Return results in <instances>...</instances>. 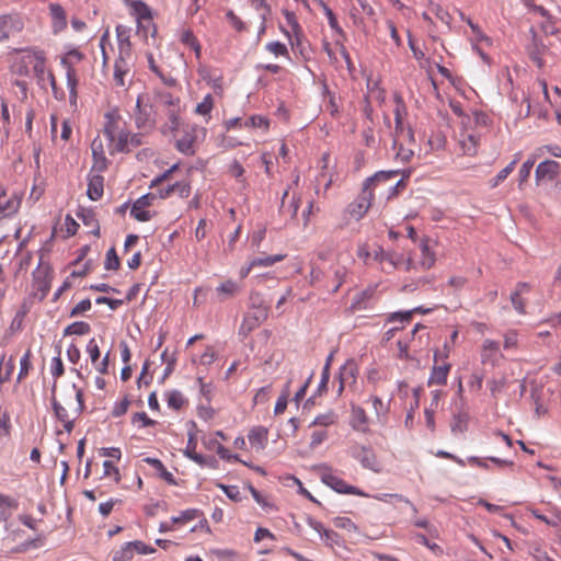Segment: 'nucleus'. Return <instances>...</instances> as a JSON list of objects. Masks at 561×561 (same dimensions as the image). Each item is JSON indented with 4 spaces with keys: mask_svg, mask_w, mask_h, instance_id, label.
<instances>
[{
    "mask_svg": "<svg viewBox=\"0 0 561 561\" xmlns=\"http://www.w3.org/2000/svg\"><path fill=\"white\" fill-rule=\"evenodd\" d=\"M53 408L56 417L62 422L65 430L70 432L73 427L75 417L84 409L83 391L72 385L71 391L65 400V405L53 398Z\"/></svg>",
    "mask_w": 561,
    "mask_h": 561,
    "instance_id": "f257e3e1",
    "label": "nucleus"
},
{
    "mask_svg": "<svg viewBox=\"0 0 561 561\" xmlns=\"http://www.w3.org/2000/svg\"><path fill=\"white\" fill-rule=\"evenodd\" d=\"M135 124L144 133L152 130L156 126V115L151 104L145 103L142 95L137 98Z\"/></svg>",
    "mask_w": 561,
    "mask_h": 561,
    "instance_id": "f03ea898",
    "label": "nucleus"
},
{
    "mask_svg": "<svg viewBox=\"0 0 561 561\" xmlns=\"http://www.w3.org/2000/svg\"><path fill=\"white\" fill-rule=\"evenodd\" d=\"M321 481L334 491L343 494H354L358 496H368L366 493L357 489L356 486L348 485L344 480L337 477L328 467L322 466L320 468Z\"/></svg>",
    "mask_w": 561,
    "mask_h": 561,
    "instance_id": "7ed1b4c3",
    "label": "nucleus"
},
{
    "mask_svg": "<svg viewBox=\"0 0 561 561\" xmlns=\"http://www.w3.org/2000/svg\"><path fill=\"white\" fill-rule=\"evenodd\" d=\"M394 122H396V128H394V138H393V146L397 147V142H399L401 136H407L408 140L413 142L414 141V134L411 128H408L405 133L404 128V117L407 116V107L402 100V98L399 94L394 95Z\"/></svg>",
    "mask_w": 561,
    "mask_h": 561,
    "instance_id": "20e7f679",
    "label": "nucleus"
},
{
    "mask_svg": "<svg viewBox=\"0 0 561 561\" xmlns=\"http://www.w3.org/2000/svg\"><path fill=\"white\" fill-rule=\"evenodd\" d=\"M117 39V57L116 60H125L135 62V57L131 49L130 32L131 30L123 24L116 26Z\"/></svg>",
    "mask_w": 561,
    "mask_h": 561,
    "instance_id": "39448f33",
    "label": "nucleus"
},
{
    "mask_svg": "<svg viewBox=\"0 0 561 561\" xmlns=\"http://www.w3.org/2000/svg\"><path fill=\"white\" fill-rule=\"evenodd\" d=\"M374 198L373 190L363 186L360 195L347 206V214L355 220L362 219L368 211Z\"/></svg>",
    "mask_w": 561,
    "mask_h": 561,
    "instance_id": "423d86ee",
    "label": "nucleus"
},
{
    "mask_svg": "<svg viewBox=\"0 0 561 561\" xmlns=\"http://www.w3.org/2000/svg\"><path fill=\"white\" fill-rule=\"evenodd\" d=\"M481 133L469 127H465L459 134L458 145L463 154L473 157L478 152Z\"/></svg>",
    "mask_w": 561,
    "mask_h": 561,
    "instance_id": "0eeeda50",
    "label": "nucleus"
},
{
    "mask_svg": "<svg viewBox=\"0 0 561 561\" xmlns=\"http://www.w3.org/2000/svg\"><path fill=\"white\" fill-rule=\"evenodd\" d=\"M206 129L198 126H192L188 130L184 131V135L176 141V148L179 151L185 154H193L195 144L198 138H204Z\"/></svg>",
    "mask_w": 561,
    "mask_h": 561,
    "instance_id": "6e6552de",
    "label": "nucleus"
},
{
    "mask_svg": "<svg viewBox=\"0 0 561 561\" xmlns=\"http://www.w3.org/2000/svg\"><path fill=\"white\" fill-rule=\"evenodd\" d=\"M21 206V197L16 193H8L0 186V219L15 215Z\"/></svg>",
    "mask_w": 561,
    "mask_h": 561,
    "instance_id": "1a4fd4ad",
    "label": "nucleus"
},
{
    "mask_svg": "<svg viewBox=\"0 0 561 561\" xmlns=\"http://www.w3.org/2000/svg\"><path fill=\"white\" fill-rule=\"evenodd\" d=\"M267 306H259L256 310L248 312L240 327V332L248 335L267 318Z\"/></svg>",
    "mask_w": 561,
    "mask_h": 561,
    "instance_id": "9d476101",
    "label": "nucleus"
},
{
    "mask_svg": "<svg viewBox=\"0 0 561 561\" xmlns=\"http://www.w3.org/2000/svg\"><path fill=\"white\" fill-rule=\"evenodd\" d=\"M350 426L359 433L370 432V420L364 408L357 404H351Z\"/></svg>",
    "mask_w": 561,
    "mask_h": 561,
    "instance_id": "9b49d317",
    "label": "nucleus"
},
{
    "mask_svg": "<svg viewBox=\"0 0 561 561\" xmlns=\"http://www.w3.org/2000/svg\"><path fill=\"white\" fill-rule=\"evenodd\" d=\"M27 58L30 59L31 68L33 69L34 75L38 81L44 82L47 79L51 88L55 90L56 80L53 73L46 69L45 57L43 53L41 51L39 55H28Z\"/></svg>",
    "mask_w": 561,
    "mask_h": 561,
    "instance_id": "f8f14e48",
    "label": "nucleus"
},
{
    "mask_svg": "<svg viewBox=\"0 0 561 561\" xmlns=\"http://www.w3.org/2000/svg\"><path fill=\"white\" fill-rule=\"evenodd\" d=\"M153 199V194L142 195L134 203L130 215L138 221H149L153 215L147 208L151 205Z\"/></svg>",
    "mask_w": 561,
    "mask_h": 561,
    "instance_id": "ddd939ff",
    "label": "nucleus"
},
{
    "mask_svg": "<svg viewBox=\"0 0 561 561\" xmlns=\"http://www.w3.org/2000/svg\"><path fill=\"white\" fill-rule=\"evenodd\" d=\"M104 126L103 133L107 140L113 137L121 128L126 125V122L123 119L122 115L117 110H111L104 115Z\"/></svg>",
    "mask_w": 561,
    "mask_h": 561,
    "instance_id": "4468645a",
    "label": "nucleus"
},
{
    "mask_svg": "<svg viewBox=\"0 0 561 561\" xmlns=\"http://www.w3.org/2000/svg\"><path fill=\"white\" fill-rule=\"evenodd\" d=\"M307 524L319 534L320 538L328 547L334 548L335 546H341L340 536L335 531L325 528L322 523L308 518Z\"/></svg>",
    "mask_w": 561,
    "mask_h": 561,
    "instance_id": "2eb2a0df",
    "label": "nucleus"
},
{
    "mask_svg": "<svg viewBox=\"0 0 561 561\" xmlns=\"http://www.w3.org/2000/svg\"><path fill=\"white\" fill-rule=\"evenodd\" d=\"M420 250H421V255H420V260L417 263L419 266L422 270L432 268L436 262V254L434 251V242L428 238L422 239V241L420 243Z\"/></svg>",
    "mask_w": 561,
    "mask_h": 561,
    "instance_id": "dca6fc26",
    "label": "nucleus"
},
{
    "mask_svg": "<svg viewBox=\"0 0 561 561\" xmlns=\"http://www.w3.org/2000/svg\"><path fill=\"white\" fill-rule=\"evenodd\" d=\"M559 173V163L553 160H545L540 162L536 168V182L552 181Z\"/></svg>",
    "mask_w": 561,
    "mask_h": 561,
    "instance_id": "f3484780",
    "label": "nucleus"
},
{
    "mask_svg": "<svg viewBox=\"0 0 561 561\" xmlns=\"http://www.w3.org/2000/svg\"><path fill=\"white\" fill-rule=\"evenodd\" d=\"M368 402L371 404V409L375 415V422L380 425H385L388 421V414L390 411V401L385 402L378 396H370Z\"/></svg>",
    "mask_w": 561,
    "mask_h": 561,
    "instance_id": "a211bd4d",
    "label": "nucleus"
},
{
    "mask_svg": "<svg viewBox=\"0 0 561 561\" xmlns=\"http://www.w3.org/2000/svg\"><path fill=\"white\" fill-rule=\"evenodd\" d=\"M130 8L137 19L138 28H149L152 26L151 13L145 2L140 0H134L130 3Z\"/></svg>",
    "mask_w": 561,
    "mask_h": 561,
    "instance_id": "6ab92c4d",
    "label": "nucleus"
},
{
    "mask_svg": "<svg viewBox=\"0 0 561 561\" xmlns=\"http://www.w3.org/2000/svg\"><path fill=\"white\" fill-rule=\"evenodd\" d=\"M87 353L89 354L95 369L101 374L106 373L108 366V354H106L104 358L100 360V348L95 339H91L88 342Z\"/></svg>",
    "mask_w": 561,
    "mask_h": 561,
    "instance_id": "aec40b11",
    "label": "nucleus"
},
{
    "mask_svg": "<svg viewBox=\"0 0 561 561\" xmlns=\"http://www.w3.org/2000/svg\"><path fill=\"white\" fill-rule=\"evenodd\" d=\"M500 357V345L496 341L486 339L481 346V360L483 364L495 366Z\"/></svg>",
    "mask_w": 561,
    "mask_h": 561,
    "instance_id": "412c9836",
    "label": "nucleus"
},
{
    "mask_svg": "<svg viewBox=\"0 0 561 561\" xmlns=\"http://www.w3.org/2000/svg\"><path fill=\"white\" fill-rule=\"evenodd\" d=\"M22 28L21 20L13 15L0 16V42L9 38Z\"/></svg>",
    "mask_w": 561,
    "mask_h": 561,
    "instance_id": "4be33fe9",
    "label": "nucleus"
},
{
    "mask_svg": "<svg viewBox=\"0 0 561 561\" xmlns=\"http://www.w3.org/2000/svg\"><path fill=\"white\" fill-rule=\"evenodd\" d=\"M91 150L93 156V167L92 169L98 172H102L107 167V159L105 156V150L103 147V142L100 138H95L91 144Z\"/></svg>",
    "mask_w": 561,
    "mask_h": 561,
    "instance_id": "5701e85b",
    "label": "nucleus"
},
{
    "mask_svg": "<svg viewBox=\"0 0 561 561\" xmlns=\"http://www.w3.org/2000/svg\"><path fill=\"white\" fill-rule=\"evenodd\" d=\"M135 62L116 60L114 62V80L119 87H124L126 80L131 77V71Z\"/></svg>",
    "mask_w": 561,
    "mask_h": 561,
    "instance_id": "b1692460",
    "label": "nucleus"
},
{
    "mask_svg": "<svg viewBox=\"0 0 561 561\" xmlns=\"http://www.w3.org/2000/svg\"><path fill=\"white\" fill-rule=\"evenodd\" d=\"M267 428L263 426H255L250 430L248 438L252 448L256 451L263 450L267 444Z\"/></svg>",
    "mask_w": 561,
    "mask_h": 561,
    "instance_id": "393cba45",
    "label": "nucleus"
},
{
    "mask_svg": "<svg viewBox=\"0 0 561 561\" xmlns=\"http://www.w3.org/2000/svg\"><path fill=\"white\" fill-rule=\"evenodd\" d=\"M129 137V131L126 128V125L117 131L113 137L108 139V148L110 152L113 154L115 152H124L127 151V140Z\"/></svg>",
    "mask_w": 561,
    "mask_h": 561,
    "instance_id": "a878e982",
    "label": "nucleus"
},
{
    "mask_svg": "<svg viewBox=\"0 0 561 561\" xmlns=\"http://www.w3.org/2000/svg\"><path fill=\"white\" fill-rule=\"evenodd\" d=\"M450 370V364L444 363L442 365H435L432 368L430 378L427 380L428 386L432 385H446L447 377Z\"/></svg>",
    "mask_w": 561,
    "mask_h": 561,
    "instance_id": "bb28decb",
    "label": "nucleus"
},
{
    "mask_svg": "<svg viewBox=\"0 0 561 561\" xmlns=\"http://www.w3.org/2000/svg\"><path fill=\"white\" fill-rule=\"evenodd\" d=\"M156 105L158 108L165 111V113L173 112V110L181 111L180 99L168 92L158 94Z\"/></svg>",
    "mask_w": 561,
    "mask_h": 561,
    "instance_id": "cd10ccee",
    "label": "nucleus"
},
{
    "mask_svg": "<svg viewBox=\"0 0 561 561\" xmlns=\"http://www.w3.org/2000/svg\"><path fill=\"white\" fill-rule=\"evenodd\" d=\"M49 12L53 20V28L55 32H60L67 26L66 12L58 3L49 4Z\"/></svg>",
    "mask_w": 561,
    "mask_h": 561,
    "instance_id": "c85d7f7f",
    "label": "nucleus"
},
{
    "mask_svg": "<svg viewBox=\"0 0 561 561\" xmlns=\"http://www.w3.org/2000/svg\"><path fill=\"white\" fill-rule=\"evenodd\" d=\"M337 421L339 416L336 412L333 410H328L324 413L317 415L309 424V428L320 427L327 430V427L335 425Z\"/></svg>",
    "mask_w": 561,
    "mask_h": 561,
    "instance_id": "c756f323",
    "label": "nucleus"
},
{
    "mask_svg": "<svg viewBox=\"0 0 561 561\" xmlns=\"http://www.w3.org/2000/svg\"><path fill=\"white\" fill-rule=\"evenodd\" d=\"M239 285L231 279L225 280L216 288L219 301H224L228 298L236 296L239 293Z\"/></svg>",
    "mask_w": 561,
    "mask_h": 561,
    "instance_id": "7c9ffc66",
    "label": "nucleus"
},
{
    "mask_svg": "<svg viewBox=\"0 0 561 561\" xmlns=\"http://www.w3.org/2000/svg\"><path fill=\"white\" fill-rule=\"evenodd\" d=\"M103 176L100 174H91L88 184V196L92 201H98L103 195Z\"/></svg>",
    "mask_w": 561,
    "mask_h": 561,
    "instance_id": "2f4dec72",
    "label": "nucleus"
},
{
    "mask_svg": "<svg viewBox=\"0 0 561 561\" xmlns=\"http://www.w3.org/2000/svg\"><path fill=\"white\" fill-rule=\"evenodd\" d=\"M67 88L69 90V102L71 106H77V100H78V78L76 75V71L72 66L67 67Z\"/></svg>",
    "mask_w": 561,
    "mask_h": 561,
    "instance_id": "473e14b6",
    "label": "nucleus"
},
{
    "mask_svg": "<svg viewBox=\"0 0 561 561\" xmlns=\"http://www.w3.org/2000/svg\"><path fill=\"white\" fill-rule=\"evenodd\" d=\"M41 51L35 50H23L20 56L16 58L14 62V69L20 75H27L30 71V59L27 58L28 55H39Z\"/></svg>",
    "mask_w": 561,
    "mask_h": 561,
    "instance_id": "72a5a7b5",
    "label": "nucleus"
},
{
    "mask_svg": "<svg viewBox=\"0 0 561 561\" xmlns=\"http://www.w3.org/2000/svg\"><path fill=\"white\" fill-rule=\"evenodd\" d=\"M388 265L391 270L403 267L405 271H411L415 267L412 259H404L402 254L396 252H392L391 256H389Z\"/></svg>",
    "mask_w": 561,
    "mask_h": 561,
    "instance_id": "f704fd0d",
    "label": "nucleus"
},
{
    "mask_svg": "<svg viewBox=\"0 0 561 561\" xmlns=\"http://www.w3.org/2000/svg\"><path fill=\"white\" fill-rule=\"evenodd\" d=\"M359 461L363 465V467L367 469H370L375 472L380 471V466L379 462L377 461L375 454L367 448L362 449V456H359Z\"/></svg>",
    "mask_w": 561,
    "mask_h": 561,
    "instance_id": "c9c22d12",
    "label": "nucleus"
},
{
    "mask_svg": "<svg viewBox=\"0 0 561 561\" xmlns=\"http://www.w3.org/2000/svg\"><path fill=\"white\" fill-rule=\"evenodd\" d=\"M18 507V502L8 495L0 494V518L7 520L12 511Z\"/></svg>",
    "mask_w": 561,
    "mask_h": 561,
    "instance_id": "e433bc0d",
    "label": "nucleus"
},
{
    "mask_svg": "<svg viewBox=\"0 0 561 561\" xmlns=\"http://www.w3.org/2000/svg\"><path fill=\"white\" fill-rule=\"evenodd\" d=\"M373 499H375L377 501H380V502L392 503L394 505L404 504V505L411 507L413 511H415L414 505L408 499L403 497L400 494H386V493H382V494L373 495Z\"/></svg>",
    "mask_w": 561,
    "mask_h": 561,
    "instance_id": "4c0bfd02",
    "label": "nucleus"
},
{
    "mask_svg": "<svg viewBox=\"0 0 561 561\" xmlns=\"http://www.w3.org/2000/svg\"><path fill=\"white\" fill-rule=\"evenodd\" d=\"M180 112L181 111L173 110V112H168L167 113L168 121L161 126L162 134H164V135L172 134V133H174L179 128V126H180Z\"/></svg>",
    "mask_w": 561,
    "mask_h": 561,
    "instance_id": "58836bf2",
    "label": "nucleus"
},
{
    "mask_svg": "<svg viewBox=\"0 0 561 561\" xmlns=\"http://www.w3.org/2000/svg\"><path fill=\"white\" fill-rule=\"evenodd\" d=\"M191 192V186L186 182H178L173 185H169L164 192L160 193V197L164 198L171 195V193H176L181 197H187Z\"/></svg>",
    "mask_w": 561,
    "mask_h": 561,
    "instance_id": "ea45409f",
    "label": "nucleus"
},
{
    "mask_svg": "<svg viewBox=\"0 0 561 561\" xmlns=\"http://www.w3.org/2000/svg\"><path fill=\"white\" fill-rule=\"evenodd\" d=\"M286 257V254L264 255L252 259V266L255 267H268L278 262H282Z\"/></svg>",
    "mask_w": 561,
    "mask_h": 561,
    "instance_id": "a19ab883",
    "label": "nucleus"
},
{
    "mask_svg": "<svg viewBox=\"0 0 561 561\" xmlns=\"http://www.w3.org/2000/svg\"><path fill=\"white\" fill-rule=\"evenodd\" d=\"M214 108V99L211 94L205 95L203 101L198 103L195 107V113L204 116L206 118V122L210 119V113Z\"/></svg>",
    "mask_w": 561,
    "mask_h": 561,
    "instance_id": "79ce46f5",
    "label": "nucleus"
},
{
    "mask_svg": "<svg viewBox=\"0 0 561 561\" xmlns=\"http://www.w3.org/2000/svg\"><path fill=\"white\" fill-rule=\"evenodd\" d=\"M398 175V171H379L364 182V186L371 190V186L379 182L388 181Z\"/></svg>",
    "mask_w": 561,
    "mask_h": 561,
    "instance_id": "37998d69",
    "label": "nucleus"
},
{
    "mask_svg": "<svg viewBox=\"0 0 561 561\" xmlns=\"http://www.w3.org/2000/svg\"><path fill=\"white\" fill-rule=\"evenodd\" d=\"M249 490L254 499V501L266 512L272 513L276 510L273 502L270 501L268 497L262 495L253 486H249Z\"/></svg>",
    "mask_w": 561,
    "mask_h": 561,
    "instance_id": "c03bdc74",
    "label": "nucleus"
},
{
    "mask_svg": "<svg viewBox=\"0 0 561 561\" xmlns=\"http://www.w3.org/2000/svg\"><path fill=\"white\" fill-rule=\"evenodd\" d=\"M355 374H356V369H355V365L353 363H347L341 368V373H340L341 382H340L339 392H342L346 382L355 380Z\"/></svg>",
    "mask_w": 561,
    "mask_h": 561,
    "instance_id": "a18cd8bd",
    "label": "nucleus"
},
{
    "mask_svg": "<svg viewBox=\"0 0 561 561\" xmlns=\"http://www.w3.org/2000/svg\"><path fill=\"white\" fill-rule=\"evenodd\" d=\"M311 430L309 446L311 449H314L328 439L329 433L320 427H312Z\"/></svg>",
    "mask_w": 561,
    "mask_h": 561,
    "instance_id": "49530a36",
    "label": "nucleus"
},
{
    "mask_svg": "<svg viewBox=\"0 0 561 561\" xmlns=\"http://www.w3.org/2000/svg\"><path fill=\"white\" fill-rule=\"evenodd\" d=\"M135 552L131 542H126L118 550L113 552V561H129L134 558Z\"/></svg>",
    "mask_w": 561,
    "mask_h": 561,
    "instance_id": "de8ad7c7",
    "label": "nucleus"
},
{
    "mask_svg": "<svg viewBox=\"0 0 561 561\" xmlns=\"http://www.w3.org/2000/svg\"><path fill=\"white\" fill-rule=\"evenodd\" d=\"M517 159H514L508 165L502 169L492 180H490V186H499L515 169Z\"/></svg>",
    "mask_w": 561,
    "mask_h": 561,
    "instance_id": "09e8293b",
    "label": "nucleus"
},
{
    "mask_svg": "<svg viewBox=\"0 0 561 561\" xmlns=\"http://www.w3.org/2000/svg\"><path fill=\"white\" fill-rule=\"evenodd\" d=\"M90 332V325L87 322H73L65 329V335H84Z\"/></svg>",
    "mask_w": 561,
    "mask_h": 561,
    "instance_id": "8fccbe9b",
    "label": "nucleus"
},
{
    "mask_svg": "<svg viewBox=\"0 0 561 561\" xmlns=\"http://www.w3.org/2000/svg\"><path fill=\"white\" fill-rule=\"evenodd\" d=\"M32 368L31 364V351H26L20 359V370L18 374V382H21L30 373Z\"/></svg>",
    "mask_w": 561,
    "mask_h": 561,
    "instance_id": "3c124183",
    "label": "nucleus"
},
{
    "mask_svg": "<svg viewBox=\"0 0 561 561\" xmlns=\"http://www.w3.org/2000/svg\"><path fill=\"white\" fill-rule=\"evenodd\" d=\"M167 402L169 408L180 410L184 405L185 399L180 391L173 390L167 393Z\"/></svg>",
    "mask_w": 561,
    "mask_h": 561,
    "instance_id": "603ef678",
    "label": "nucleus"
},
{
    "mask_svg": "<svg viewBox=\"0 0 561 561\" xmlns=\"http://www.w3.org/2000/svg\"><path fill=\"white\" fill-rule=\"evenodd\" d=\"M535 162H536V157L534 154V156H530L523 163V165L520 167L519 172H518L519 185H522L523 183H525L528 180Z\"/></svg>",
    "mask_w": 561,
    "mask_h": 561,
    "instance_id": "864d4df0",
    "label": "nucleus"
},
{
    "mask_svg": "<svg viewBox=\"0 0 561 561\" xmlns=\"http://www.w3.org/2000/svg\"><path fill=\"white\" fill-rule=\"evenodd\" d=\"M181 42L185 45H187L188 47H191L192 49L195 50L196 55L198 56L199 55V51H201V46L196 39V37L194 36L193 32L190 31V30H184L182 33H181Z\"/></svg>",
    "mask_w": 561,
    "mask_h": 561,
    "instance_id": "5fc2aeb1",
    "label": "nucleus"
},
{
    "mask_svg": "<svg viewBox=\"0 0 561 561\" xmlns=\"http://www.w3.org/2000/svg\"><path fill=\"white\" fill-rule=\"evenodd\" d=\"M414 312L426 313V312H428V310H424L423 308L419 307V308H415L413 310L405 311V312H394L389 317V321L390 322H396V321L410 322L412 319V314Z\"/></svg>",
    "mask_w": 561,
    "mask_h": 561,
    "instance_id": "6e6d98bb",
    "label": "nucleus"
},
{
    "mask_svg": "<svg viewBox=\"0 0 561 561\" xmlns=\"http://www.w3.org/2000/svg\"><path fill=\"white\" fill-rule=\"evenodd\" d=\"M265 49L275 57L282 56L288 58V49L286 45L280 42H270L265 45Z\"/></svg>",
    "mask_w": 561,
    "mask_h": 561,
    "instance_id": "4d7b16f0",
    "label": "nucleus"
},
{
    "mask_svg": "<svg viewBox=\"0 0 561 561\" xmlns=\"http://www.w3.org/2000/svg\"><path fill=\"white\" fill-rule=\"evenodd\" d=\"M528 290V286L526 284H519L516 291H514L511 296L512 304L514 308L519 312L524 313V304L519 298L520 294Z\"/></svg>",
    "mask_w": 561,
    "mask_h": 561,
    "instance_id": "13d9d810",
    "label": "nucleus"
},
{
    "mask_svg": "<svg viewBox=\"0 0 561 561\" xmlns=\"http://www.w3.org/2000/svg\"><path fill=\"white\" fill-rule=\"evenodd\" d=\"M251 5L259 12L261 20L266 21L271 15V7L267 0H250Z\"/></svg>",
    "mask_w": 561,
    "mask_h": 561,
    "instance_id": "bf43d9fd",
    "label": "nucleus"
},
{
    "mask_svg": "<svg viewBox=\"0 0 561 561\" xmlns=\"http://www.w3.org/2000/svg\"><path fill=\"white\" fill-rule=\"evenodd\" d=\"M445 146V137L440 134H435L430 137L427 140V149L425 150V154L430 153L434 150H439Z\"/></svg>",
    "mask_w": 561,
    "mask_h": 561,
    "instance_id": "052dcab7",
    "label": "nucleus"
},
{
    "mask_svg": "<svg viewBox=\"0 0 561 561\" xmlns=\"http://www.w3.org/2000/svg\"><path fill=\"white\" fill-rule=\"evenodd\" d=\"M198 510L191 508L182 512L179 516H174L171 518L172 524H180L191 522L198 517Z\"/></svg>",
    "mask_w": 561,
    "mask_h": 561,
    "instance_id": "680f3d73",
    "label": "nucleus"
},
{
    "mask_svg": "<svg viewBox=\"0 0 561 561\" xmlns=\"http://www.w3.org/2000/svg\"><path fill=\"white\" fill-rule=\"evenodd\" d=\"M104 266L106 270H113V271H115L119 267V259H118L114 248H111L106 252V259H105Z\"/></svg>",
    "mask_w": 561,
    "mask_h": 561,
    "instance_id": "e2e57ef3",
    "label": "nucleus"
},
{
    "mask_svg": "<svg viewBox=\"0 0 561 561\" xmlns=\"http://www.w3.org/2000/svg\"><path fill=\"white\" fill-rule=\"evenodd\" d=\"M131 423L137 427H146L153 425L154 421L149 419L145 412H138L133 415Z\"/></svg>",
    "mask_w": 561,
    "mask_h": 561,
    "instance_id": "0e129e2a",
    "label": "nucleus"
},
{
    "mask_svg": "<svg viewBox=\"0 0 561 561\" xmlns=\"http://www.w3.org/2000/svg\"><path fill=\"white\" fill-rule=\"evenodd\" d=\"M185 456L188 457L191 460L195 461L196 463L203 466L206 463V460L205 458L197 454L195 451V444L193 443L192 438L190 439L188 442V445H187V448L186 450L184 451Z\"/></svg>",
    "mask_w": 561,
    "mask_h": 561,
    "instance_id": "69168bd1",
    "label": "nucleus"
},
{
    "mask_svg": "<svg viewBox=\"0 0 561 561\" xmlns=\"http://www.w3.org/2000/svg\"><path fill=\"white\" fill-rule=\"evenodd\" d=\"M397 158L403 163L410 162L414 156V150L412 148L404 147L402 144L397 142Z\"/></svg>",
    "mask_w": 561,
    "mask_h": 561,
    "instance_id": "338daca9",
    "label": "nucleus"
},
{
    "mask_svg": "<svg viewBox=\"0 0 561 561\" xmlns=\"http://www.w3.org/2000/svg\"><path fill=\"white\" fill-rule=\"evenodd\" d=\"M333 524L336 528L345 529L348 533L357 531L356 525L347 517H336L333 519Z\"/></svg>",
    "mask_w": 561,
    "mask_h": 561,
    "instance_id": "774afa93",
    "label": "nucleus"
}]
</instances>
